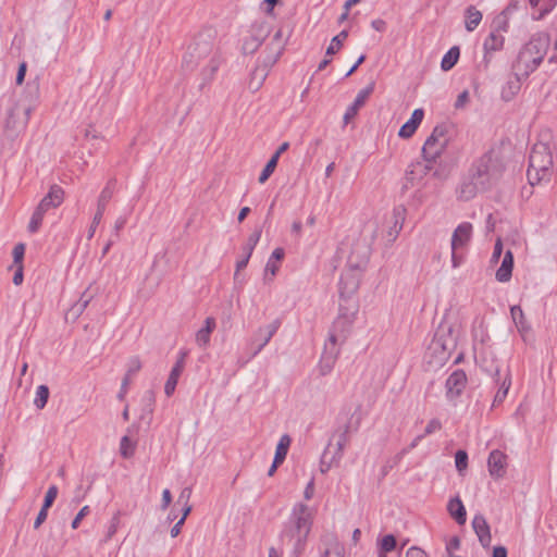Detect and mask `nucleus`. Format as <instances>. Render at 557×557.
Here are the masks:
<instances>
[{"mask_svg": "<svg viewBox=\"0 0 557 557\" xmlns=\"http://www.w3.org/2000/svg\"><path fill=\"white\" fill-rule=\"evenodd\" d=\"M455 465L459 472L468 467V454L465 450H457L455 454Z\"/></svg>", "mask_w": 557, "mask_h": 557, "instance_id": "obj_46", "label": "nucleus"}, {"mask_svg": "<svg viewBox=\"0 0 557 557\" xmlns=\"http://www.w3.org/2000/svg\"><path fill=\"white\" fill-rule=\"evenodd\" d=\"M406 557H426V553L420 547L412 546L407 550Z\"/></svg>", "mask_w": 557, "mask_h": 557, "instance_id": "obj_61", "label": "nucleus"}, {"mask_svg": "<svg viewBox=\"0 0 557 557\" xmlns=\"http://www.w3.org/2000/svg\"><path fill=\"white\" fill-rule=\"evenodd\" d=\"M47 212L44 210H40L38 207L34 210L30 221L28 223V232L29 233H36L41 226L44 216Z\"/></svg>", "mask_w": 557, "mask_h": 557, "instance_id": "obj_41", "label": "nucleus"}, {"mask_svg": "<svg viewBox=\"0 0 557 557\" xmlns=\"http://www.w3.org/2000/svg\"><path fill=\"white\" fill-rule=\"evenodd\" d=\"M92 298H94V294L90 293L89 289H86L81 295L78 300L76 302H74L69 308V310L65 313V319L66 320L71 319L73 321L77 320L83 314V312L86 310V308L88 307V305L90 304Z\"/></svg>", "mask_w": 557, "mask_h": 557, "instance_id": "obj_25", "label": "nucleus"}, {"mask_svg": "<svg viewBox=\"0 0 557 557\" xmlns=\"http://www.w3.org/2000/svg\"><path fill=\"white\" fill-rule=\"evenodd\" d=\"M373 89L374 84L372 83L358 92L354 102L347 108L344 114L343 120L345 125H347L350 122V120H352L357 115L359 109L366 103L369 96L373 92Z\"/></svg>", "mask_w": 557, "mask_h": 557, "instance_id": "obj_20", "label": "nucleus"}, {"mask_svg": "<svg viewBox=\"0 0 557 557\" xmlns=\"http://www.w3.org/2000/svg\"><path fill=\"white\" fill-rule=\"evenodd\" d=\"M457 346V335L454 326L448 322H442L437 326L428 347L429 352L438 364L446 362Z\"/></svg>", "mask_w": 557, "mask_h": 557, "instance_id": "obj_4", "label": "nucleus"}, {"mask_svg": "<svg viewBox=\"0 0 557 557\" xmlns=\"http://www.w3.org/2000/svg\"><path fill=\"white\" fill-rule=\"evenodd\" d=\"M557 4L556 0H545V4L540 9L537 14H533V20L540 21L544 18Z\"/></svg>", "mask_w": 557, "mask_h": 557, "instance_id": "obj_50", "label": "nucleus"}, {"mask_svg": "<svg viewBox=\"0 0 557 557\" xmlns=\"http://www.w3.org/2000/svg\"><path fill=\"white\" fill-rule=\"evenodd\" d=\"M218 69L219 63L213 59L210 60L208 66L202 71L203 79L211 81Z\"/></svg>", "mask_w": 557, "mask_h": 557, "instance_id": "obj_51", "label": "nucleus"}, {"mask_svg": "<svg viewBox=\"0 0 557 557\" xmlns=\"http://www.w3.org/2000/svg\"><path fill=\"white\" fill-rule=\"evenodd\" d=\"M507 456L498 450L494 449L490 453L487 459V468L491 476L500 479L506 474Z\"/></svg>", "mask_w": 557, "mask_h": 557, "instance_id": "obj_16", "label": "nucleus"}, {"mask_svg": "<svg viewBox=\"0 0 557 557\" xmlns=\"http://www.w3.org/2000/svg\"><path fill=\"white\" fill-rule=\"evenodd\" d=\"M360 417H355L348 412L338 416L336 428L320 460V471L322 473H326L332 467L339 465L345 448L350 443L351 435L360 428Z\"/></svg>", "mask_w": 557, "mask_h": 557, "instance_id": "obj_2", "label": "nucleus"}, {"mask_svg": "<svg viewBox=\"0 0 557 557\" xmlns=\"http://www.w3.org/2000/svg\"><path fill=\"white\" fill-rule=\"evenodd\" d=\"M441 429H442L441 421L438 419L434 418L429 421V423L426 424V426L424 429V433L422 435H424V437H425L426 435L433 434L434 432H437Z\"/></svg>", "mask_w": 557, "mask_h": 557, "instance_id": "obj_53", "label": "nucleus"}, {"mask_svg": "<svg viewBox=\"0 0 557 557\" xmlns=\"http://www.w3.org/2000/svg\"><path fill=\"white\" fill-rule=\"evenodd\" d=\"M277 154H273L270 160L267 162L265 166L263 168L258 181L260 184H263L268 181V178L272 175L274 172L276 165H277Z\"/></svg>", "mask_w": 557, "mask_h": 557, "instance_id": "obj_43", "label": "nucleus"}, {"mask_svg": "<svg viewBox=\"0 0 557 557\" xmlns=\"http://www.w3.org/2000/svg\"><path fill=\"white\" fill-rule=\"evenodd\" d=\"M115 185H116V180L111 178L108 181L107 185L101 190L99 198H98V202H97V210H96V213L92 218L91 224L88 230V236H87L88 239L94 237L96 228L100 224V222L103 218L107 205L109 203V201L111 200V198L114 194Z\"/></svg>", "mask_w": 557, "mask_h": 557, "instance_id": "obj_10", "label": "nucleus"}, {"mask_svg": "<svg viewBox=\"0 0 557 557\" xmlns=\"http://www.w3.org/2000/svg\"><path fill=\"white\" fill-rule=\"evenodd\" d=\"M262 230L256 228L253 233L248 237L247 243L243 246L244 255L243 257L236 262V273L245 269L249 262V259L252 255V251L257 244L260 240Z\"/></svg>", "mask_w": 557, "mask_h": 557, "instance_id": "obj_23", "label": "nucleus"}, {"mask_svg": "<svg viewBox=\"0 0 557 557\" xmlns=\"http://www.w3.org/2000/svg\"><path fill=\"white\" fill-rule=\"evenodd\" d=\"M271 41H273V44H275V54H273L270 58V63L274 64V63H276L278 58L281 57V54H282V52L284 50V46H285L284 40H283V32H282V29H277L275 32V34L271 38Z\"/></svg>", "mask_w": 557, "mask_h": 557, "instance_id": "obj_36", "label": "nucleus"}, {"mask_svg": "<svg viewBox=\"0 0 557 557\" xmlns=\"http://www.w3.org/2000/svg\"><path fill=\"white\" fill-rule=\"evenodd\" d=\"M510 384H511L510 374H509V371H507L505 374L504 381L494 397V405L502 404L504 401V399L506 398V396L508 394Z\"/></svg>", "mask_w": 557, "mask_h": 557, "instance_id": "obj_42", "label": "nucleus"}, {"mask_svg": "<svg viewBox=\"0 0 557 557\" xmlns=\"http://www.w3.org/2000/svg\"><path fill=\"white\" fill-rule=\"evenodd\" d=\"M281 326V320L275 319L269 325L259 327L255 334L253 344L258 343L250 358L256 357L271 341L273 335L277 332Z\"/></svg>", "mask_w": 557, "mask_h": 557, "instance_id": "obj_14", "label": "nucleus"}, {"mask_svg": "<svg viewBox=\"0 0 557 557\" xmlns=\"http://www.w3.org/2000/svg\"><path fill=\"white\" fill-rule=\"evenodd\" d=\"M48 510L47 508L41 507L36 519L34 522V528L38 529L47 519L48 517Z\"/></svg>", "mask_w": 557, "mask_h": 557, "instance_id": "obj_58", "label": "nucleus"}, {"mask_svg": "<svg viewBox=\"0 0 557 557\" xmlns=\"http://www.w3.org/2000/svg\"><path fill=\"white\" fill-rule=\"evenodd\" d=\"M89 506H84L79 511L78 513L76 515V517L74 518V520L72 521V528L73 529H77L82 519L87 516L89 513Z\"/></svg>", "mask_w": 557, "mask_h": 557, "instance_id": "obj_56", "label": "nucleus"}, {"mask_svg": "<svg viewBox=\"0 0 557 557\" xmlns=\"http://www.w3.org/2000/svg\"><path fill=\"white\" fill-rule=\"evenodd\" d=\"M284 249L283 248H275L271 255V257L269 258L267 264H265V269H264V272H265V276L270 273L272 276H274L276 274V272L278 271V264L277 262H280L283 258H284Z\"/></svg>", "mask_w": 557, "mask_h": 557, "instance_id": "obj_35", "label": "nucleus"}, {"mask_svg": "<svg viewBox=\"0 0 557 557\" xmlns=\"http://www.w3.org/2000/svg\"><path fill=\"white\" fill-rule=\"evenodd\" d=\"M553 175V156L548 144L539 141L534 144L529 157L527 171L528 181L531 185L547 183Z\"/></svg>", "mask_w": 557, "mask_h": 557, "instance_id": "obj_3", "label": "nucleus"}, {"mask_svg": "<svg viewBox=\"0 0 557 557\" xmlns=\"http://www.w3.org/2000/svg\"><path fill=\"white\" fill-rule=\"evenodd\" d=\"M270 27L267 23L255 24L251 27V34L243 42V51L245 54L253 53L268 37Z\"/></svg>", "mask_w": 557, "mask_h": 557, "instance_id": "obj_13", "label": "nucleus"}, {"mask_svg": "<svg viewBox=\"0 0 557 557\" xmlns=\"http://www.w3.org/2000/svg\"><path fill=\"white\" fill-rule=\"evenodd\" d=\"M348 37V30L344 29L331 40L330 46L326 49V55L335 54L343 46V41Z\"/></svg>", "mask_w": 557, "mask_h": 557, "instance_id": "obj_38", "label": "nucleus"}, {"mask_svg": "<svg viewBox=\"0 0 557 557\" xmlns=\"http://www.w3.org/2000/svg\"><path fill=\"white\" fill-rule=\"evenodd\" d=\"M492 27V32H496L497 34L506 33L508 30V15L502 12L494 18Z\"/></svg>", "mask_w": 557, "mask_h": 557, "instance_id": "obj_45", "label": "nucleus"}, {"mask_svg": "<svg viewBox=\"0 0 557 557\" xmlns=\"http://www.w3.org/2000/svg\"><path fill=\"white\" fill-rule=\"evenodd\" d=\"M472 224L469 222L460 223L454 231L451 236V250H458L469 244L472 237Z\"/></svg>", "mask_w": 557, "mask_h": 557, "instance_id": "obj_19", "label": "nucleus"}, {"mask_svg": "<svg viewBox=\"0 0 557 557\" xmlns=\"http://www.w3.org/2000/svg\"><path fill=\"white\" fill-rule=\"evenodd\" d=\"M20 112H22V107L20 103L15 104V107L12 110H10L7 121H5L7 128L16 129V128H25L26 127V126H22L23 117L20 119L18 121L15 119V115H18Z\"/></svg>", "mask_w": 557, "mask_h": 557, "instance_id": "obj_37", "label": "nucleus"}, {"mask_svg": "<svg viewBox=\"0 0 557 557\" xmlns=\"http://www.w3.org/2000/svg\"><path fill=\"white\" fill-rule=\"evenodd\" d=\"M460 57V49L458 46L451 47L443 57L441 62V67L443 71L447 72L451 70L456 63L458 62Z\"/></svg>", "mask_w": 557, "mask_h": 557, "instance_id": "obj_33", "label": "nucleus"}, {"mask_svg": "<svg viewBox=\"0 0 557 557\" xmlns=\"http://www.w3.org/2000/svg\"><path fill=\"white\" fill-rule=\"evenodd\" d=\"M338 355L339 347L329 343L324 344V349L318 366L321 375L324 376L333 370Z\"/></svg>", "mask_w": 557, "mask_h": 557, "instance_id": "obj_17", "label": "nucleus"}, {"mask_svg": "<svg viewBox=\"0 0 557 557\" xmlns=\"http://www.w3.org/2000/svg\"><path fill=\"white\" fill-rule=\"evenodd\" d=\"M424 116L423 109L419 108L413 110L411 117L400 127L398 135L401 138H410L421 124Z\"/></svg>", "mask_w": 557, "mask_h": 557, "instance_id": "obj_26", "label": "nucleus"}, {"mask_svg": "<svg viewBox=\"0 0 557 557\" xmlns=\"http://www.w3.org/2000/svg\"><path fill=\"white\" fill-rule=\"evenodd\" d=\"M359 270V264H354L351 261H349V269L344 271L339 278L341 297H349L357 292L360 283V275L358 273Z\"/></svg>", "mask_w": 557, "mask_h": 557, "instance_id": "obj_12", "label": "nucleus"}, {"mask_svg": "<svg viewBox=\"0 0 557 557\" xmlns=\"http://www.w3.org/2000/svg\"><path fill=\"white\" fill-rule=\"evenodd\" d=\"M211 52L212 42L210 40L196 38L194 42L190 44L187 48V51L184 55L183 65L188 70H193L199 64L201 60L208 58Z\"/></svg>", "mask_w": 557, "mask_h": 557, "instance_id": "obj_9", "label": "nucleus"}, {"mask_svg": "<svg viewBox=\"0 0 557 557\" xmlns=\"http://www.w3.org/2000/svg\"><path fill=\"white\" fill-rule=\"evenodd\" d=\"M510 313H511L513 322L516 323V325L520 332L529 329V326L527 325L524 313H523L521 307H519V306L511 307Z\"/></svg>", "mask_w": 557, "mask_h": 557, "instance_id": "obj_40", "label": "nucleus"}, {"mask_svg": "<svg viewBox=\"0 0 557 557\" xmlns=\"http://www.w3.org/2000/svg\"><path fill=\"white\" fill-rule=\"evenodd\" d=\"M504 42L505 38L502 34L491 32L483 44L484 59L487 61V55L490 53L502 50L504 47Z\"/></svg>", "mask_w": 557, "mask_h": 557, "instance_id": "obj_30", "label": "nucleus"}, {"mask_svg": "<svg viewBox=\"0 0 557 557\" xmlns=\"http://www.w3.org/2000/svg\"><path fill=\"white\" fill-rule=\"evenodd\" d=\"M16 267H17V269H16L14 275H13L12 282H13L14 285L18 286V285L22 284L23 277H24V275H23V265H16Z\"/></svg>", "mask_w": 557, "mask_h": 557, "instance_id": "obj_63", "label": "nucleus"}, {"mask_svg": "<svg viewBox=\"0 0 557 557\" xmlns=\"http://www.w3.org/2000/svg\"><path fill=\"white\" fill-rule=\"evenodd\" d=\"M49 398V388L47 385H39L36 389L34 405L37 409H44Z\"/></svg>", "mask_w": 557, "mask_h": 557, "instance_id": "obj_39", "label": "nucleus"}, {"mask_svg": "<svg viewBox=\"0 0 557 557\" xmlns=\"http://www.w3.org/2000/svg\"><path fill=\"white\" fill-rule=\"evenodd\" d=\"M468 101H469V91L463 90L462 92H460L458 95L456 102H455V108L461 109L468 103Z\"/></svg>", "mask_w": 557, "mask_h": 557, "instance_id": "obj_57", "label": "nucleus"}, {"mask_svg": "<svg viewBox=\"0 0 557 557\" xmlns=\"http://www.w3.org/2000/svg\"><path fill=\"white\" fill-rule=\"evenodd\" d=\"M141 369V362L138 357H133L129 360L126 375L131 379L132 375L136 374Z\"/></svg>", "mask_w": 557, "mask_h": 557, "instance_id": "obj_54", "label": "nucleus"}, {"mask_svg": "<svg viewBox=\"0 0 557 557\" xmlns=\"http://www.w3.org/2000/svg\"><path fill=\"white\" fill-rule=\"evenodd\" d=\"M479 191H484V189L469 176L460 183L457 189V197L459 200L469 201L473 199Z\"/></svg>", "mask_w": 557, "mask_h": 557, "instance_id": "obj_27", "label": "nucleus"}, {"mask_svg": "<svg viewBox=\"0 0 557 557\" xmlns=\"http://www.w3.org/2000/svg\"><path fill=\"white\" fill-rule=\"evenodd\" d=\"M547 42L540 38L532 39L520 52L518 64L519 67L524 65L525 74L534 71L543 61Z\"/></svg>", "mask_w": 557, "mask_h": 557, "instance_id": "obj_8", "label": "nucleus"}, {"mask_svg": "<svg viewBox=\"0 0 557 557\" xmlns=\"http://www.w3.org/2000/svg\"><path fill=\"white\" fill-rule=\"evenodd\" d=\"M40 97V82L39 78L36 77L33 81H29L25 87V101L26 103L21 104L22 107V126H26L30 119V114L36 108Z\"/></svg>", "mask_w": 557, "mask_h": 557, "instance_id": "obj_11", "label": "nucleus"}, {"mask_svg": "<svg viewBox=\"0 0 557 557\" xmlns=\"http://www.w3.org/2000/svg\"><path fill=\"white\" fill-rule=\"evenodd\" d=\"M64 201V190L61 186L54 184L50 187L48 194L40 200L38 208L48 212L51 209H55Z\"/></svg>", "mask_w": 557, "mask_h": 557, "instance_id": "obj_18", "label": "nucleus"}, {"mask_svg": "<svg viewBox=\"0 0 557 557\" xmlns=\"http://www.w3.org/2000/svg\"><path fill=\"white\" fill-rule=\"evenodd\" d=\"M502 252H503V244H502V240L498 238L495 243L491 261L497 262L502 256Z\"/></svg>", "mask_w": 557, "mask_h": 557, "instance_id": "obj_59", "label": "nucleus"}, {"mask_svg": "<svg viewBox=\"0 0 557 557\" xmlns=\"http://www.w3.org/2000/svg\"><path fill=\"white\" fill-rule=\"evenodd\" d=\"M321 557H343L342 549L337 543L325 548Z\"/></svg>", "mask_w": 557, "mask_h": 557, "instance_id": "obj_55", "label": "nucleus"}, {"mask_svg": "<svg viewBox=\"0 0 557 557\" xmlns=\"http://www.w3.org/2000/svg\"><path fill=\"white\" fill-rule=\"evenodd\" d=\"M131 441L128 436H123L120 444V451L124 458H129L134 454V449H129Z\"/></svg>", "mask_w": 557, "mask_h": 557, "instance_id": "obj_52", "label": "nucleus"}, {"mask_svg": "<svg viewBox=\"0 0 557 557\" xmlns=\"http://www.w3.org/2000/svg\"><path fill=\"white\" fill-rule=\"evenodd\" d=\"M467 385V375L463 370H455L446 380V396L455 399L461 395Z\"/></svg>", "mask_w": 557, "mask_h": 557, "instance_id": "obj_15", "label": "nucleus"}, {"mask_svg": "<svg viewBox=\"0 0 557 557\" xmlns=\"http://www.w3.org/2000/svg\"><path fill=\"white\" fill-rule=\"evenodd\" d=\"M472 528L483 547H488L492 541L490 525L482 515H475L472 520Z\"/></svg>", "mask_w": 557, "mask_h": 557, "instance_id": "obj_24", "label": "nucleus"}, {"mask_svg": "<svg viewBox=\"0 0 557 557\" xmlns=\"http://www.w3.org/2000/svg\"><path fill=\"white\" fill-rule=\"evenodd\" d=\"M186 356H187L186 351H181L175 364L173 366V368L170 372V375L164 385V393L166 396H171L176 388L178 377L181 376V374L184 370V367H185Z\"/></svg>", "mask_w": 557, "mask_h": 557, "instance_id": "obj_21", "label": "nucleus"}, {"mask_svg": "<svg viewBox=\"0 0 557 557\" xmlns=\"http://www.w3.org/2000/svg\"><path fill=\"white\" fill-rule=\"evenodd\" d=\"M129 382H131V379L128 377V375H125V377L123 379L122 381V384H121V389L117 394V398L120 400H123L126 393H127V388H128V385H129Z\"/></svg>", "mask_w": 557, "mask_h": 557, "instance_id": "obj_62", "label": "nucleus"}, {"mask_svg": "<svg viewBox=\"0 0 557 557\" xmlns=\"http://www.w3.org/2000/svg\"><path fill=\"white\" fill-rule=\"evenodd\" d=\"M447 134L448 126L446 124H438L426 138L422 147V157L426 162L425 168L428 170L432 169V163H435L446 150L449 141Z\"/></svg>", "mask_w": 557, "mask_h": 557, "instance_id": "obj_5", "label": "nucleus"}, {"mask_svg": "<svg viewBox=\"0 0 557 557\" xmlns=\"http://www.w3.org/2000/svg\"><path fill=\"white\" fill-rule=\"evenodd\" d=\"M172 502V495H171V492L165 488L162 493V504H161V508L164 510L166 509L170 504Z\"/></svg>", "mask_w": 557, "mask_h": 557, "instance_id": "obj_64", "label": "nucleus"}, {"mask_svg": "<svg viewBox=\"0 0 557 557\" xmlns=\"http://www.w3.org/2000/svg\"><path fill=\"white\" fill-rule=\"evenodd\" d=\"M407 209L404 206H397L393 209L391 226L387 231L388 242H395L403 230Z\"/></svg>", "mask_w": 557, "mask_h": 557, "instance_id": "obj_22", "label": "nucleus"}, {"mask_svg": "<svg viewBox=\"0 0 557 557\" xmlns=\"http://www.w3.org/2000/svg\"><path fill=\"white\" fill-rule=\"evenodd\" d=\"M447 510L458 524H465L467 521V511L459 497L451 498L448 502Z\"/></svg>", "mask_w": 557, "mask_h": 557, "instance_id": "obj_31", "label": "nucleus"}, {"mask_svg": "<svg viewBox=\"0 0 557 557\" xmlns=\"http://www.w3.org/2000/svg\"><path fill=\"white\" fill-rule=\"evenodd\" d=\"M356 312L357 309L349 310L341 305L338 315L330 329L329 337L325 343L337 347L344 344L351 331L356 319Z\"/></svg>", "mask_w": 557, "mask_h": 557, "instance_id": "obj_7", "label": "nucleus"}, {"mask_svg": "<svg viewBox=\"0 0 557 557\" xmlns=\"http://www.w3.org/2000/svg\"><path fill=\"white\" fill-rule=\"evenodd\" d=\"M27 64L26 62H22L18 66L17 74H16V84L22 85L24 82L25 75H26Z\"/></svg>", "mask_w": 557, "mask_h": 557, "instance_id": "obj_60", "label": "nucleus"}, {"mask_svg": "<svg viewBox=\"0 0 557 557\" xmlns=\"http://www.w3.org/2000/svg\"><path fill=\"white\" fill-rule=\"evenodd\" d=\"M500 168L493 150L484 153L472 166L470 177L486 190L492 181L499 174Z\"/></svg>", "mask_w": 557, "mask_h": 557, "instance_id": "obj_6", "label": "nucleus"}, {"mask_svg": "<svg viewBox=\"0 0 557 557\" xmlns=\"http://www.w3.org/2000/svg\"><path fill=\"white\" fill-rule=\"evenodd\" d=\"M313 524V510L304 503H296L280 534L282 547L289 548L295 557L305 549Z\"/></svg>", "mask_w": 557, "mask_h": 557, "instance_id": "obj_1", "label": "nucleus"}, {"mask_svg": "<svg viewBox=\"0 0 557 557\" xmlns=\"http://www.w3.org/2000/svg\"><path fill=\"white\" fill-rule=\"evenodd\" d=\"M465 26L468 32H473L482 21V13L473 5H469L465 12Z\"/></svg>", "mask_w": 557, "mask_h": 557, "instance_id": "obj_32", "label": "nucleus"}, {"mask_svg": "<svg viewBox=\"0 0 557 557\" xmlns=\"http://www.w3.org/2000/svg\"><path fill=\"white\" fill-rule=\"evenodd\" d=\"M396 539L393 534L385 535L382 541L379 548V555L387 554L389 552H393L396 548Z\"/></svg>", "mask_w": 557, "mask_h": 557, "instance_id": "obj_44", "label": "nucleus"}, {"mask_svg": "<svg viewBox=\"0 0 557 557\" xmlns=\"http://www.w3.org/2000/svg\"><path fill=\"white\" fill-rule=\"evenodd\" d=\"M290 442H292V440H290L289 435L284 434L281 436V438L276 445L275 455H274V459H273V461H275V463H280V465L283 463V461L285 460L286 455L288 453Z\"/></svg>", "mask_w": 557, "mask_h": 557, "instance_id": "obj_34", "label": "nucleus"}, {"mask_svg": "<svg viewBox=\"0 0 557 557\" xmlns=\"http://www.w3.org/2000/svg\"><path fill=\"white\" fill-rule=\"evenodd\" d=\"M57 496L58 486L51 485L45 495L44 504L41 507L49 509L53 505V502L55 500Z\"/></svg>", "mask_w": 557, "mask_h": 557, "instance_id": "obj_49", "label": "nucleus"}, {"mask_svg": "<svg viewBox=\"0 0 557 557\" xmlns=\"http://www.w3.org/2000/svg\"><path fill=\"white\" fill-rule=\"evenodd\" d=\"M13 262L15 265H23V259L25 255V245L23 243H18L14 246L13 251Z\"/></svg>", "mask_w": 557, "mask_h": 557, "instance_id": "obj_48", "label": "nucleus"}, {"mask_svg": "<svg viewBox=\"0 0 557 557\" xmlns=\"http://www.w3.org/2000/svg\"><path fill=\"white\" fill-rule=\"evenodd\" d=\"M216 327V321L213 317L205 320V326L196 333V343L200 348H207L210 344L211 333Z\"/></svg>", "mask_w": 557, "mask_h": 557, "instance_id": "obj_28", "label": "nucleus"}, {"mask_svg": "<svg viewBox=\"0 0 557 557\" xmlns=\"http://www.w3.org/2000/svg\"><path fill=\"white\" fill-rule=\"evenodd\" d=\"M120 525V512L117 511L111 519L110 524L108 527V531L104 537V542L110 541L117 531Z\"/></svg>", "mask_w": 557, "mask_h": 557, "instance_id": "obj_47", "label": "nucleus"}, {"mask_svg": "<svg viewBox=\"0 0 557 557\" xmlns=\"http://www.w3.org/2000/svg\"><path fill=\"white\" fill-rule=\"evenodd\" d=\"M513 268V255L510 250L505 252L502 264L496 271V280L500 283H506L511 278Z\"/></svg>", "mask_w": 557, "mask_h": 557, "instance_id": "obj_29", "label": "nucleus"}]
</instances>
